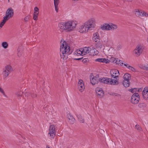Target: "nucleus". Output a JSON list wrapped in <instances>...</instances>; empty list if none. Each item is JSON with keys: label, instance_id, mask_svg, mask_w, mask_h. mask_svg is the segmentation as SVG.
<instances>
[{"label": "nucleus", "instance_id": "39", "mask_svg": "<svg viewBox=\"0 0 148 148\" xmlns=\"http://www.w3.org/2000/svg\"><path fill=\"white\" fill-rule=\"evenodd\" d=\"M55 9V11L56 12H58V5H54Z\"/></svg>", "mask_w": 148, "mask_h": 148}, {"label": "nucleus", "instance_id": "28", "mask_svg": "<svg viewBox=\"0 0 148 148\" xmlns=\"http://www.w3.org/2000/svg\"><path fill=\"white\" fill-rule=\"evenodd\" d=\"M123 84L125 87H128L130 85L129 81L124 80L123 82Z\"/></svg>", "mask_w": 148, "mask_h": 148}, {"label": "nucleus", "instance_id": "40", "mask_svg": "<svg viewBox=\"0 0 148 148\" xmlns=\"http://www.w3.org/2000/svg\"><path fill=\"white\" fill-rule=\"evenodd\" d=\"M143 16H142L148 17V13L145 12H143Z\"/></svg>", "mask_w": 148, "mask_h": 148}, {"label": "nucleus", "instance_id": "13", "mask_svg": "<svg viewBox=\"0 0 148 148\" xmlns=\"http://www.w3.org/2000/svg\"><path fill=\"white\" fill-rule=\"evenodd\" d=\"M110 73L112 77L114 78H118L119 73L118 70L116 69H112L110 71Z\"/></svg>", "mask_w": 148, "mask_h": 148}, {"label": "nucleus", "instance_id": "33", "mask_svg": "<svg viewBox=\"0 0 148 148\" xmlns=\"http://www.w3.org/2000/svg\"><path fill=\"white\" fill-rule=\"evenodd\" d=\"M7 21V20L3 18V21L0 23V29L2 27Z\"/></svg>", "mask_w": 148, "mask_h": 148}, {"label": "nucleus", "instance_id": "12", "mask_svg": "<svg viewBox=\"0 0 148 148\" xmlns=\"http://www.w3.org/2000/svg\"><path fill=\"white\" fill-rule=\"evenodd\" d=\"M78 89L81 92H83L84 90L85 86L84 82L82 79L79 80L78 82Z\"/></svg>", "mask_w": 148, "mask_h": 148}, {"label": "nucleus", "instance_id": "6", "mask_svg": "<svg viewBox=\"0 0 148 148\" xmlns=\"http://www.w3.org/2000/svg\"><path fill=\"white\" fill-rule=\"evenodd\" d=\"M85 23L90 30L95 28L96 27V20L94 18H90L87 20Z\"/></svg>", "mask_w": 148, "mask_h": 148}, {"label": "nucleus", "instance_id": "45", "mask_svg": "<svg viewBox=\"0 0 148 148\" xmlns=\"http://www.w3.org/2000/svg\"><path fill=\"white\" fill-rule=\"evenodd\" d=\"M121 48V45H119L117 47V49L119 50Z\"/></svg>", "mask_w": 148, "mask_h": 148}, {"label": "nucleus", "instance_id": "4", "mask_svg": "<svg viewBox=\"0 0 148 148\" xmlns=\"http://www.w3.org/2000/svg\"><path fill=\"white\" fill-rule=\"evenodd\" d=\"M117 28L116 25L111 23H104L101 26V29L103 31L112 30Z\"/></svg>", "mask_w": 148, "mask_h": 148}, {"label": "nucleus", "instance_id": "3", "mask_svg": "<svg viewBox=\"0 0 148 148\" xmlns=\"http://www.w3.org/2000/svg\"><path fill=\"white\" fill-rule=\"evenodd\" d=\"M60 51L61 58L64 60L67 59L68 56L71 53L70 47L67 41L61 40Z\"/></svg>", "mask_w": 148, "mask_h": 148}, {"label": "nucleus", "instance_id": "7", "mask_svg": "<svg viewBox=\"0 0 148 148\" xmlns=\"http://www.w3.org/2000/svg\"><path fill=\"white\" fill-rule=\"evenodd\" d=\"M90 30L85 23H84L79 26L78 31L81 34H85L88 32Z\"/></svg>", "mask_w": 148, "mask_h": 148}, {"label": "nucleus", "instance_id": "2", "mask_svg": "<svg viewBox=\"0 0 148 148\" xmlns=\"http://www.w3.org/2000/svg\"><path fill=\"white\" fill-rule=\"evenodd\" d=\"M98 51L95 48H91L88 47L82 48L75 51L73 55L75 56H83L88 54L90 56H94L98 54Z\"/></svg>", "mask_w": 148, "mask_h": 148}, {"label": "nucleus", "instance_id": "21", "mask_svg": "<svg viewBox=\"0 0 148 148\" xmlns=\"http://www.w3.org/2000/svg\"><path fill=\"white\" fill-rule=\"evenodd\" d=\"M115 79L110 78L109 84L115 85L119 84L118 78H116Z\"/></svg>", "mask_w": 148, "mask_h": 148}, {"label": "nucleus", "instance_id": "15", "mask_svg": "<svg viewBox=\"0 0 148 148\" xmlns=\"http://www.w3.org/2000/svg\"><path fill=\"white\" fill-rule=\"evenodd\" d=\"M96 62H98L105 64H109L110 62V60L108 59L100 58L95 60Z\"/></svg>", "mask_w": 148, "mask_h": 148}, {"label": "nucleus", "instance_id": "22", "mask_svg": "<svg viewBox=\"0 0 148 148\" xmlns=\"http://www.w3.org/2000/svg\"><path fill=\"white\" fill-rule=\"evenodd\" d=\"M4 69L10 73L13 71L12 66L9 64L6 65L5 66V68Z\"/></svg>", "mask_w": 148, "mask_h": 148}, {"label": "nucleus", "instance_id": "35", "mask_svg": "<svg viewBox=\"0 0 148 148\" xmlns=\"http://www.w3.org/2000/svg\"><path fill=\"white\" fill-rule=\"evenodd\" d=\"M130 66V65L129 64L126 62L123 63V66H124V68L128 69Z\"/></svg>", "mask_w": 148, "mask_h": 148}, {"label": "nucleus", "instance_id": "19", "mask_svg": "<svg viewBox=\"0 0 148 148\" xmlns=\"http://www.w3.org/2000/svg\"><path fill=\"white\" fill-rule=\"evenodd\" d=\"M98 77L96 76L95 77H92L91 76L90 79V81L92 85H94L98 82Z\"/></svg>", "mask_w": 148, "mask_h": 148}, {"label": "nucleus", "instance_id": "9", "mask_svg": "<svg viewBox=\"0 0 148 148\" xmlns=\"http://www.w3.org/2000/svg\"><path fill=\"white\" fill-rule=\"evenodd\" d=\"M140 96L138 94H133L131 98V102L134 104H137L140 100Z\"/></svg>", "mask_w": 148, "mask_h": 148}, {"label": "nucleus", "instance_id": "50", "mask_svg": "<svg viewBox=\"0 0 148 148\" xmlns=\"http://www.w3.org/2000/svg\"><path fill=\"white\" fill-rule=\"evenodd\" d=\"M77 60H79V59H76Z\"/></svg>", "mask_w": 148, "mask_h": 148}, {"label": "nucleus", "instance_id": "8", "mask_svg": "<svg viewBox=\"0 0 148 148\" xmlns=\"http://www.w3.org/2000/svg\"><path fill=\"white\" fill-rule=\"evenodd\" d=\"M14 10L12 8H8L5 13V15L4 18L8 20L9 19L12 17L14 15Z\"/></svg>", "mask_w": 148, "mask_h": 148}, {"label": "nucleus", "instance_id": "10", "mask_svg": "<svg viewBox=\"0 0 148 148\" xmlns=\"http://www.w3.org/2000/svg\"><path fill=\"white\" fill-rule=\"evenodd\" d=\"M56 130L55 126L53 125H51L49 128L48 136L51 138H53L55 135Z\"/></svg>", "mask_w": 148, "mask_h": 148}, {"label": "nucleus", "instance_id": "32", "mask_svg": "<svg viewBox=\"0 0 148 148\" xmlns=\"http://www.w3.org/2000/svg\"><path fill=\"white\" fill-rule=\"evenodd\" d=\"M102 47V45L101 43L99 42L96 45V47L98 49H100Z\"/></svg>", "mask_w": 148, "mask_h": 148}, {"label": "nucleus", "instance_id": "17", "mask_svg": "<svg viewBox=\"0 0 148 148\" xmlns=\"http://www.w3.org/2000/svg\"><path fill=\"white\" fill-rule=\"evenodd\" d=\"M143 96L144 99H148V86L144 88L143 91Z\"/></svg>", "mask_w": 148, "mask_h": 148}, {"label": "nucleus", "instance_id": "38", "mask_svg": "<svg viewBox=\"0 0 148 148\" xmlns=\"http://www.w3.org/2000/svg\"><path fill=\"white\" fill-rule=\"evenodd\" d=\"M54 5H58L59 3V0H53Z\"/></svg>", "mask_w": 148, "mask_h": 148}, {"label": "nucleus", "instance_id": "47", "mask_svg": "<svg viewBox=\"0 0 148 148\" xmlns=\"http://www.w3.org/2000/svg\"><path fill=\"white\" fill-rule=\"evenodd\" d=\"M112 57H111V58H110V61H112V62H113V61H114V60L113 59H112Z\"/></svg>", "mask_w": 148, "mask_h": 148}, {"label": "nucleus", "instance_id": "37", "mask_svg": "<svg viewBox=\"0 0 148 148\" xmlns=\"http://www.w3.org/2000/svg\"><path fill=\"white\" fill-rule=\"evenodd\" d=\"M0 92L3 95H5V92L3 88L0 86Z\"/></svg>", "mask_w": 148, "mask_h": 148}, {"label": "nucleus", "instance_id": "29", "mask_svg": "<svg viewBox=\"0 0 148 148\" xmlns=\"http://www.w3.org/2000/svg\"><path fill=\"white\" fill-rule=\"evenodd\" d=\"M1 46L4 49H7L8 46V44L6 42H3L1 43Z\"/></svg>", "mask_w": 148, "mask_h": 148}, {"label": "nucleus", "instance_id": "49", "mask_svg": "<svg viewBox=\"0 0 148 148\" xmlns=\"http://www.w3.org/2000/svg\"><path fill=\"white\" fill-rule=\"evenodd\" d=\"M47 148H50V147L49 146H47Z\"/></svg>", "mask_w": 148, "mask_h": 148}, {"label": "nucleus", "instance_id": "5", "mask_svg": "<svg viewBox=\"0 0 148 148\" xmlns=\"http://www.w3.org/2000/svg\"><path fill=\"white\" fill-rule=\"evenodd\" d=\"M144 49V46L142 44H138L133 50V54L136 57H138L141 54Z\"/></svg>", "mask_w": 148, "mask_h": 148}, {"label": "nucleus", "instance_id": "27", "mask_svg": "<svg viewBox=\"0 0 148 148\" xmlns=\"http://www.w3.org/2000/svg\"><path fill=\"white\" fill-rule=\"evenodd\" d=\"M115 52V49L113 48H110L108 51V53L110 55H113L114 54Z\"/></svg>", "mask_w": 148, "mask_h": 148}, {"label": "nucleus", "instance_id": "34", "mask_svg": "<svg viewBox=\"0 0 148 148\" xmlns=\"http://www.w3.org/2000/svg\"><path fill=\"white\" fill-rule=\"evenodd\" d=\"M128 69H129L130 71H132L133 72L136 71V69L134 67L130 65L128 68Z\"/></svg>", "mask_w": 148, "mask_h": 148}, {"label": "nucleus", "instance_id": "25", "mask_svg": "<svg viewBox=\"0 0 148 148\" xmlns=\"http://www.w3.org/2000/svg\"><path fill=\"white\" fill-rule=\"evenodd\" d=\"M10 73L9 72L3 69L2 72V74L4 77L6 78L9 75Z\"/></svg>", "mask_w": 148, "mask_h": 148}, {"label": "nucleus", "instance_id": "43", "mask_svg": "<svg viewBox=\"0 0 148 148\" xmlns=\"http://www.w3.org/2000/svg\"><path fill=\"white\" fill-rule=\"evenodd\" d=\"M21 91L18 92L16 93V95L18 96H20L21 95Z\"/></svg>", "mask_w": 148, "mask_h": 148}, {"label": "nucleus", "instance_id": "46", "mask_svg": "<svg viewBox=\"0 0 148 148\" xmlns=\"http://www.w3.org/2000/svg\"><path fill=\"white\" fill-rule=\"evenodd\" d=\"M21 52L19 53V52H18V56L20 57L21 55Z\"/></svg>", "mask_w": 148, "mask_h": 148}, {"label": "nucleus", "instance_id": "41", "mask_svg": "<svg viewBox=\"0 0 148 148\" xmlns=\"http://www.w3.org/2000/svg\"><path fill=\"white\" fill-rule=\"evenodd\" d=\"M79 120L81 123H83L84 122V119L82 118H79Z\"/></svg>", "mask_w": 148, "mask_h": 148}, {"label": "nucleus", "instance_id": "26", "mask_svg": "<svg viewBox=\"0 0 148 148\" xmlns=\"http://www.w3.org/2000/svg\"><path fill=\"white\" fill-rule=\"evenodd\" d=\"M129 91L134 93V94H138V92H139V89L137 88H134L130 89Z\"/></svg>", "mask_w": 148, "mask_h": 148}, {"label": "nucleus", "instance_id": "18", "mask_svg": "<svg viewBox=\"0 0 148 148\" xmlns=\"http://www.w3.org/2000/svg\"><path fill=\"white\" fill-rule=\"evenodd\" d=\"M112 59H113L114 61H113V62L114 63L120 65L123 67H124L123 66V62L121 60H119L117 58H115L114 57H112Z\"/></svg>", "mask_w": 148, "mask_h": 148}, {"label": "nucleus", "instance_id": "1", "mask_svg": "<svg viewBox=\"0 0 148 148\" xmlns=\"http://www.w3.org/2000/svg\"><path fill=\"white\" fill-rule=\"evenodd\" d=\"M78 24L77 21L71 20L65 22H61L58 24L59 30L62 32H70L75 30Z\"/></svg>", "mask_w": 148, "mask_h": 148}, {"label": "nucleus", "instance_id": "11", "mask_svg": "<svg viewBox=\"0 0 148 148\" xmlns=\"http://www.w3.org/2000/svg\"><path fill=\"white\" fill-rule=\"evenodd\" d=\"M95 91L98 97L102 98L104 96V92L103 89L100 87H97L95 89Z\"/></svg>", "mask_w": 148, "mask_h": 148}, {"label": "nucleus", "instance_id": "44", "mask_svg": "<svg viewBox=\"0 0 148 148\" xmlns=\"http://www.w3.org/2000/svg\"><path fill=\"white\" fill-rule=\"evenodd\" d=\"M136 128L138 130H140V127L139 125H136Z\"/></svg>", "mask_w": 148, "mask_h": 148}, {"label": "nucleus", "instance_id": "14", "mask_svg": "<svg viewBox=\"0 0 148 148\" xmlns=\"http://www.w3.org/2000/svg\"><path fill=\"white\" fill-rule=\"evenodd\" d=\"M93 41L95 43H98L100 41L99 34L98 32L93 34L92 37Z\"/></svg>", "mask_w": 148, "mask_h": 148}, {"label": "nucleus", "instance_id": "16", "mask_svg": "<svg viewBox=\"0 0 148 148\" xmlns=\"http://www.w3.org/2000/svg\"><path fill=\"white\" fill-rule=\"evenodd\" d=\"M66 114L67 117L68 119L69 120V122L72 124L74 123L75 122V120L72 115L69 112H67Z\"/></svg>", "mask_w": 148, "mask_h": 148}, {"label": "nucleus", "instance_id": "48", "mask_svg": "<svg viewBox=\"0 0 148 148\" xmlns=\"http://www.w3.org/2000/svg\"><path fill=\"white\" fill-rule=\"evenodd\" d=\"M143 103H141L139 104L140 106H141L143 105Z\"/></svg>", "mask_w": 148, "mask_h": 148}, {"label": "nucleus", "instance_id": "31", "mask_svg": "<svg viewBox=\"0 0 148 148\" xmlns=\"http://www.w3.org/2000/svg\"><path fill=\"white\" fill-rule=\"evenodd\" d=\"M140 67L141 68L148 70V65L140 64Z\"/></svg>", "mask_w": 148, "mask_h": 148}, {"label": "nucleus", "instance_id": "36", "mask_svg": "<svg viewBox=\"0 0 148 148\" xmlns=\"http://www.w3.org/2000/svg\"><path fill=\"white\" fill-rule=\"evenodd\" d=\"M38 14H33V18L34 20H38Z\"/></svg>", "mask_w": 148, "mask_h": 148}, {"label": "nucleus", "instance_id": "42", "mask_svg": "<svg viewBox=\"0 0 148 148\" xmlns=\"http://www.w3.org/2000/svg\"><path fill=\"white\" fill-rule=\"evenodd\" d=\"M29 18V16H27L24 18V20L25 21H28Z\"/></svg>", "mask_w": 148, "mask_h": 148}, {"label": "nucleus", "instance_id": "30", "mask_svg": "<svg viewBox=\"0 0 148 148\" xmlns=\"http://www.w3.org/2000/svg\"><path fill=\"white\" fill-rule=\"evenodd\" d=\"M39 9L37 7H35L34 9L33 14H38L39 13Z\"/></svg>", "mask_w": 148, "mask_h": 148}, {"label": "nucleus", "instance_id": "24", "mask_svg": "<svg viewBox=\"0 0 148 148\" xmlns=\"http://www.w3.org/2000/svg\"><path fill=\"white\" fill-rule=\"evenodd\" d=\"M123 78L124 80L130 81L131 79V75L128 73H126L124 74Z\"/></svg>", "mask_w": 148, "mask_h": 148}, {"label": "nucleus", "instance_id": "20", "mask_svg": "<svg viewBox=\"0 0 148 148\" xmlns=\"http://www.w3.org/2000/svg\"><path fill=\"white\" fill-rule=\"evenodd\" d=\"M110 78L107 77H101L99 79V81L101 82L109 84Z\"/></svg>", "mask_w": 148, "mask_h": 148}, {"label": "nucleus", "instance_id": "23", "mask_svg": "<svg viewBox=\"0 0 148 148\" xmlns=\"http://www.w3.org/2000/svg\"><path fill=\"white\" fill-rule=\"evenodd\" d=\"M143 12L142 10H136L134 12L135 14L137 15L142 16H143Z\"/></svg>", "mask_w": 148, "mask_h": 148}]
</instances>
